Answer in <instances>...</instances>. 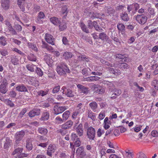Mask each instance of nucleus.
Returning <instances> with one entry per match:
<instances>
[{
  "label": "nucleus",
  "mask_w": 158,
  "mask_h": 158,
  "mask_svg": "<svg viewBox=\"0 0 158 158\" xmlns=\"http://www.w3.org/2000/svg\"><path fill=\"white\" fill-rule=\"evenodd\" d=\"M11 62L14 65H16L18 64V60L16 56L13 57L11 59Z\"/></svg>",
  "instance_id": "48"
},
{
  "label": "nucleus",
  "mask_w": 158,
  "mask_h": 158,
  "mask_svg": "<svg viewBox=\"0 0 158 158\" xmlns=\"http://www.w3.org/2000/svg\"><path fill=\"white\" fill-rule=\"evenodd\" d=\"M82 124H80L76 128V131L78 133V134L80 136H81L83 135V130L82 129Z\"/></svg>",
  "instance_id": "18"
},
{
  "label": "nucleus",
  "mask_w": 158,
  "mask_h": 158,
  "mask_svg": "<svg viewBox=\"0 0 158 158\" xmlns=\"http://www.w3.org/2000/svg\"><path fill=\"white\" fill-rule=\"evenodd\" d=\"M88 117L92 120H94L95 119V116L94 114L91 110L89 111L88 112Z\"/></svg>",
  "instance_id": "37"
},
{
  "label": "nucleus",
  "mask_w": 158,
  "mask_h": 158,
  "mask_svg": "<svg viewBox=\"0 0 158 158\" xmlns=\"http://www.w3.org/2000/svg\"><path fill=\"white\" fill-rule=\"evenodd\" d=\"M45 17V15L43 12H40L38 14L37 18V22H38L41 19H44Z\"/></svg>",
  "instance_id": "43"
},
{
  "label": "nucleus",
  "mask_w": 158,
  "mask_h": 158,
  "mask_svg": "<svg viewBox=\"0 0 158 158\" xmlns=\"http://www.w3.org/2000/svg\"><path fill=\"white\" fill-rule=\"evenodd\" d=\"M25 135V132L23 131L17 132L15 134V137L16 138H23Z\"/></svg>",
  "instance_id": "28"
},
{
  "label": "nucleus",
  "mask_w": 158,
  "mask_h": 158,
  "mask_svg": "<svg viewBox=\"0 0 158 158\" xmlns=\"http://www.w3.org/2000/svg\"><path fill=\"white\" fill-rule=\"evenodd\" d=\"M28 60L31 61H35L36 60V58L33 54H31L28 57Z\"/></svg>",
  "instance_id": "45"
},
{
  "label": "nucleus",
  "mask_w": 158,
  "mask_h": 158,
  "mask_svg": "<svg viewBox=\"0 0 158 158\" xmlns=\"http://www.w3.org/2000/svg\"><path fill=\"white\" fill-rule=\"evenodd\" d=\"M63 56L65 59H68L72 57V53L67 52H65L63 54Z\"/></svg>",
  "instance_id": "33"
},
{
  "label": "nucleus",
  "mask_w": 158,
  "mask_h": 158,
  "mask_svg": "<svg viewBox=\"0 0 158 158\" xmlns=\"http://www.w3.org/2000/svg\"><path fill=\"white\" fill-rule=\"evenodd\" d=\"M94 27L96 31L98 32H102L103 30L98 24L95 21H94Z\"/></svg>",
  "instance_id": "24"
},
{
  "label": "nucleus",
  "mask_w": 158,
  "mask_h": 158,
  "mask_svg": "<svg viewBox=\"0 0 158 158\" xmlns=\"http://www.w3.org/2000/svg\"><path fill=\"white\" fill-rule=\"evenodd\" d=\"M56 70L59 74L62 76L64 75L67 73H69L70 72L67 65L63 63H61L57 66Z\"/></svg>",
  "instance_id": "1"
},
{
  "label": "nucleus",
  "mask_w": 158,
  "mask_h": 158,
  "mask_svg": "<svg viewBox=\"0 0 158 158\" xmlns=\"http://www.w3.org/2000/svg\"><path fill=\"white\" fill-rule=\"evenodd\" d=\"M56 149V146L55 145L50 144L48 148V149L52 152H54Z\"/></svg>",
  "instance_id": "46"
},
{
  "label": "nucleus",
  "mask_w": 158,
  "mask_h": 158,
  "mask_svg": "<svg viewBox=\"0 0 158 158\" xmlns=\"http://www.w3.org/2000/svg\"><path fill=\"white\" fill-rule=\"evenodd\" d=\"M78 60L79 61H83L85 62H89V59L88 57L84 55H80L78 56Z\"/></svg>",
  "instance_id": "19"
},
{
  "label": "nucleus",
  "mask_w": 158,
  "mask_h": 158,
  "mask_svg": "<svg viewBox=\"0 0 158 158\" xmlns=\"http://www.w3.org/2000/svg\"><path fill=\"white\" fill-rule=\"evenodd\" d=\"M50 21L55 25H57L60 22L59 19L55 17H53L50 19Z\"/></svg>",
  "instance_id": "20"
},
{
  "label": "nucleus",
  "mask_w": 158,
  "mask_h": 158,
  "mask_svg": "<svg viewBox=\"0 0 158 158\" xmlns=\"http://www.w3.org/2000/svg\"><path fill=\"white\" fill-rule=\"evenodd\" d=\"M16 89L17 91L19 92H27V89L26 87L23 84L19 85L16 87Z\"/></svg>",
  "instance_id": "11"
},
{
  "label": "nucleus",
  "mask_w": 158,
  "mask_h": 158,
  "mask_svg": "<svg viewBox=\"0 0 158 158\" xmlns=\"http://www.w3.org/2000/svg\"><path fill=\"white\" fill-rule=\"evenodd\" d=\"M9 0H2L1 2V6L4 10H7L9 7Z\"/></svg>",
  "instance_id": "12"
},
{
  "label": "nucleus",
  "mask_w": 158,
  "mask_h": 158,
  "mask_svg": "<svg viewBox=\"0 0 158 158\" xmlns=\"http://www.w3.org/2000/svg\"><path fill=\"white\" fill-rule=\"evenodd\" d=\"M40 110L37 108H34L31 110L29 113V116L31 118L36 115H39L40 114Z\"/></svg>",
  "instance_id": "8"
},
{
  "label": "nucleus",
  "mask_w": 158,
  "mask_h": 158,
  "mask_svg": "<svg viewBox=\"0 0 158 158\" xmlns=\"http://www.w3.org/2000/svg\"><path fill=\"white\" fill-rule=\"evenodd\" d=\"M88 15L90 17V19H93L95 18H97L96 15H95V14L93 13H91L90 12H89L87 13Z\"/></svg>",
  "instance_id": "61"
},
{
  "label": "nucleus",
  "mask_w": 158,
  "mask_h": 158,
  "mask_svg": "<svg viewBox=\"0 0 158 158\" xmlns=\"http://www.w3.org/2000/svg\"><path fill=\"white\" fill-rule=\"evenodd\" d=\"M8 32H10L13 35H17L16 31L14 29L12 26L9 27L7 28Z\"/></svg>",
  "instance_id": "31"
},
{
  "label": "nucleus",
  "mask_w": 158,
  "mask_h": 158,
  "mask_svg": "<svg viewBox=\"0 0 158 158\" xmlns=\"http://www.w3.org/2000/svg\"><path fill=\"white\" fill-rule=\"evenodd\" d=\"M81 144V142L79 140V139H77L74 143V146L77 147L80 146Z\"/></svg>",
  "instance_id": "60"
},
{
  "label": "nucleus",
  "mask_w": 158,
  "mask_h": 158,
  "mask_svg": "<svg viewBox=\"0 0 158 158\" xmlns=\"http://www.w3.org/2000/svg\"><path fill=\"white\" fill-rule=\"evenodd\" d=\"M56 98L60 101H63L64 100V98L61 94H58L56 96Z\"/></svg>",
  "instance_id": "62"
},
{
  "label": "nucleus",
  "mask_w": 158,
  "mask_h": 158,
  "mask_svg": "<svg viewBox=\"0 0 158 158\" xmlns=\"http://www.w3.org/2000/svg\"><path fill=\"white\" fill-rule=\"evenodd\" d=\"M89 106L92 110L94 112H96V111L98 105L96 102H93L90 103L89 104Z\"/></svg>",
  "instance_id": "21"
},
{
  "label": "nucleus",
  "mask_w": 158,
  "mask_h": 158,
  "mask_svg": "<svg viewBox=\"0 0 158 158\" xmlns=\"http://www.w3.org/2000/svg\"><path fill=\"white\" fill-rule=\"evenodd\" d=\"M97 93L100 94H102L105 92V90L104 88H102L100 86V87L96 90Z\"/></svg>",
  "instance_id": "54"
},
{
  "label": "nucleus",
  "mask_w": 158,
  "mask_h": 158,
  "mask_svg": "<svg viewBox=\"0 0 158 158\" xmlns=\"http://www.w3.org/2000/svg\"><path fill=\"white\" fill-rule=\"evenodd\" d=\"M38 131L39 133L43 135H46L48 132V130L46 129L43 128H39Z\"/></svg>",
  "instance_id": "35"
},
{
  "label": "nucleus",
  "mask_w": 158,
  "mask_h": 158,
  "mask_svg": "<svg viewBox=\"0 0 158 158\" xmlns=\"http://www.w3.org/2000/svg\"><path fill=\"white\" fill-rule=\"evenodd\" d=\"M69 97H73L74 95L72 91L69 89H68L66 91L64 94Z\"/></svg>",
  "instance_id": "25"
},
{
  "label": "nucleus",
  "mask_w": 158,
  "mask_h": 158,
  "mask_svg": "<svg viewBox=\"0 0 158 158\" xmlns=\"http://www.w3.org/2000/svg\"><path fill=\"white\" fill-rule=\"evenodd\" d=\"M35 71L37 75L39 76H42L43 75V72L40 68L36 67Z\"/></svg>",
  "instance_id": "50"
},
{
  "label": "nucleus",
  "mask_w": 158,
  "mask_h": 158,
  "mask_svg": "<svg viewBox=\"0 0 158 158\" xmlns=\"http://www.w3.org/2000/svg\"><path fill=\"white\" fill-rule=\"evenodd\" d=\"M83 148V147H81L77 149L76 154L78 158H82L85 155Z\"/></svg>",
  "instance_id": "5"
},
{
  "label": "nucleus",
  "mask_w": 158,
  "mask_h": 158,
  "mask_svg": "<svg viewBox=\"0 0 158 158\" xmlns=\"http://www.w3.org/2000/svg\"><path fill=\"white\" fill-rule=\"evenodd\" d=\"M40 107L43 108H48L50 106V105L48 103L46 102H43L41 103L40 105Z\"/></svg>",
  "instance_id": "51"
},
{
  "label": "nucleus",
  "mask_w": 158,
  "mask_h": 158,
  "mask_svg": "<svg viewBox=\"0 0 158 158\" xmlns=\"http://www.w3.org/2000/svg\"><path fill=\"white\" fill-rule=\"evenodd\" d=\"M121 93V91L119 89H115L114 90V93L112 94V95H115L116 96H118Z\"/></svg>",
  "instance_id": "55"
},
{
  "label": "nucleus",
  "mask_w": 158,
  "mask_h": 158,
  "mask_svg": "<svg viewBox=\"0 0 158 158\" xmlns=\"http://www.w3.org/2000/svg\"><path fill=\"white\" fill-rule=\"evenodd\" d=\"M92 68H94V71L97 72L102 71L103 70V69L101 66H98L93 65Z\"/></svg>",
  "instance_id": "52"
},
{
  "label": "nucleus",
  "mask_w": 158,
  "mask_h": 158,
  "mask_svg": "<svg viewBox=\"0 0 158 158\" xmlns=\"http://www.w3.org/2000/svg\"><path fill=\"white\" fill-rule=\"evenodd\" d=\"M23 150V148H19L15 149L14 151L13 152L12 155H14L16 154H20L22 153Z\"/></svg>",
  "instance_id": "32"
},
{
  "label": "nucleus",
  "mask_w": 158,
  "mask_h": 158,
  "mask_svg": "<svg viewBox=\"0 0 158 158\" xmlns=\"http://www.w3.org/2000/svg\"><path fill=\"white\" fill-rule=\"evenodd\" d=\"M7 83L6 80L3 81L0 85V92L3 94H6L8 91L7 88Z\"/></svg>",
  "instance_id": "4"
},
{
  "label": "nucleus",
  "mask_w": 158,
  "mask_h": 158,
  "mask_svg": "<svg viewBox=\"0 0 158 158\" xmlns=\"http://www.w3.org/2000/svg\"><path fill=\"white\" fill-rule=\"evenodd\" d=\"M49 117V113L48 111H44L43 112L41 118V120L43 121H46L48 120Z\"/></svg>",
  "instance_id": "15"
},
{
  "label": "nucleus",
  "mask_w": 158,
  "mask_h": 158,
  "mask_svg": "<svg viewBox=\"0 0 158 158\" xmlns=\"http://www.w3.org/2000/svg\"><path fill=\"white\" fill-rule=\"evenodd\" d=\"M77 87L79 89V91L81 93H83L85 94H88L89 91L88 88L85 87L80 84L77 85Z\"/></svg>",
  "instance_id": "9"
},
{
  "label": "nucleus",
  "mask_w": 158,
  "mask_h": 158,
  "mask_svg": "<svg viewBox=\"0 0 158 158\" xmlns=\"http://www.w3.org/2000/svg\"><path fill=\"white\" fill-rule=\"evenodd\" d=\"M59 23V29L60 31H63L67 28L66 24L65 22L60 21Z\"/></svg>",
  "instance_id": "16"
},
{
  "label": "nucleus",
  "mask_w": 158,
  "mask_h": 158,
  "mask_svg": "<svg viewBox=\"0 0 158 158\" xmlns=\"http://www.w3.org/2000/svg\"><path fill=\"white\" fill-rule=\"evenodd\" d=\"M42 47L43 48L46 49L47 50L51 52H52L53 50V48L51 46L47 44L44 41H42Z\"/></svg>",
  "instance_id": "13"
},
{
  "label": "nucleus",
  "mask_w": 158,
  "mask_h": 158,
  "mask_svg": "<svg viewBox=\"0 0 158 158\" xmlns=\"http://www.w3.org/2000/svg\"><path fill=\"white\" fill-rule=\"evenodd\" d=\"M79 114H81L80 112H79V111H77L76 110L72 114V117L73 118L75 119L77 117V116L79 115Z\"/></svg>",
  "instance_id": "59"
},
{
  "label": "nucleus",
  "mask_w": 158,
  "mask_h": 158,
  "mask_svg": "<svg viewBox=\"0 0 158 158\" xmlns=\"http://www.w3.org/2000/svg\"><path fill=\"white\" fill-rule=\"evenodd\" d=\"M135 19L139 23L143 24L147 21V18L146 16L144 15H138L136 16Z\"/></svg>",
  "instance_id": "2"
},
{
  "label": "nucleus",
  "mask_w": 158,
  "mask_h": 158,
  "mask_svg": "<svg viewBox=\"0 0 158 158\" xmlns=\"http://www.w3.org/2000/svg\"><path fill=\"white\" fill-rule=\"evenodd\" d=\"M121 17L122 19L124 21H127L129 20L128 15L125 13L122 14Z\"/></svg>",
  "instance_id": "40"
},
{
  "label": "nucleus",
  "mask_w": 158,
  "mask_h": 158,
  "mask_svg": "<svg viewBox=\"0 0 158 158\" xmlns=\"http://www.w3.org/2000/svg\"><path fill=\"white\" fill-rule=\"evenodd\" d=\"M48 93V91L47 90H40L39 91L38 93V95L39 96H41L42 97H43L46 95H47Z\"/></svg>",
  "instance_id": "44"
},
{
  "label": "nucleus",
  "mask_w": 158,
  "mask_h": 158,
  "mask_svg": "<svg viewBox=\"0 0 158 158\" xmlns=\"http://www.w3.org/2000/svg\"><path fill=\"white\" fill-rule=\"evenodd\" d=\"M80 26L81 27V29L82 31L87 33H89V30L88 29L87 26L85 25V24L82 21H81L80 24Z\"/></svg>",
  "instance_id": "14"
},
{
  "label": "nucleus",
  "mask_w": 158,
  "mask_h": 158,
  "mask_svg": "<svg viewBox=\"0 0 158 158\" xmlns=\"http://www.w3.org/2000/svg\"><path fill=\"white\" fill-rule=\"evenodd\" d=\"M26 68L27 69L31 71L34 72L35 69H36V66L35 65L32 64H28L27 65Z\"/></svg>",
  "instance_id": "29"
},
{
  "label": "nucleus",
  "mask_w": 158,
  "mask_h": 158,
  "mask_svg": "<svg viewBox=\"0 0 158 158\" xmlns=\"http://www.w3.org/2000/svg\"><path fill=\"white\" fill-rule=\"evenodd\" d=\"M27 109L24 108L20 112L19 114V116L21 118H22L24 114L26 112Z\"/></svg>",
  "instance_id": "63"
},
{
  "label": "nucleus",
  "mask_w": 158,
  "mask_h": 158,
  "mask_svg": "<svg viewBox=\"0 0 158 158\" xmlns=\"http://www.w3.org/2000/svg\"><path fill=\"white\" fill-rule=\"evenodd\" d=\"M118 67L120 69H127L129 67V65L125 63H121L118 65Z\"/></svg>",
  "instance_id": "39"
},
{
  "label": "nucleus",
  "mask_w": 158,
  "mask_h": 158,
  "mask_svg": "<svg viewBox=\"0 0 158 158\" xmlns=\"http://www.w3.org/2000/svg\"><path fill=\"white\" fill-rule=\"evenodd\" d=\"M100 79V77H98L94 76L87 78L86 81H97Z\"/></svg>",
  "instance_id": "23"
},
{
  "label": "nucleus",
  "mask_w": 158,
  "mask_h": 158,
  "mask_svg": "<svg viewBox=\"0 0 158 158\" xmlns=\"http://www.w3.org/2000/svg\"><path fill=\"white\" fill-rule=\"evenodd\" d=\"M99 39H101L102 40H106L108 37L107 35L104 32L101 33L99 35Z\"/></svg>",
  "instance_id": "26"
},
{
  "label": "nucleus",
  "mask_w": 158,
  "mask_h": 158,
  "mask_svg": "<svg viewBox=\"0 0 158 158\" xmlns=\"http://www.w3.org/2000/svg\"><path fill=\"white\" fill-rule=\"evenodd\" d=\"M70 112L69 111L67 110L62 115L63 119L64 121H65L68 119L70 114Z\"/></svg>",
  "instance_id": "34"
},
{
  "label": "nucleus",
  "mask_w": 158,
  "mask_h": 158,
  "mask_svg": "<svg viewBox=\"0 0 158 158\" xmlns=\"http://www.w3.org/2000/svg\"><path fill=\"white\" fill-rule=\"evenodd\" d=\"M67 6L65 5H64L62 6L61 11L62 13L64 15L63 17L64 18H65V17L67 15Z\"/></svg>",
  "instance_id": "22"
},
{
  "label": "nucleus",
  "mask_w": 158,
  "mask_h": 158,
  "mask_svg": "<svg viewBox=\"0 0 158 158\" xmlns=\"http://www.w3.org/2000/svg\"><path fill=\"white\" fill-rule=\"evenodd\" d=\"M45 39L48 43L52 45H54L55 43L54 42V39L53 36L51 35L48 34H46L45 36Z\"/></svg>",
  "instance_id": "6"
},
{
  "label": "nucleus",
  "mask_w": 158,
  "mask_h": 158,
  "mask_svg": "<svg viewBox=\"0 0 158 158\" xmlns=\"http://www.w3.org/2000/svg\"><path fill=\"white\" fill-rule=\"evenodd\" d=\"M67 109V107L65 106H59L56 105L54 108V113L56 115L62 113Z\"/></svg>",
  "instance_id": "3"
},
{
  "label": "nucleus",
  "mask_w": 158,
  "mask_h": 158,
  "mask_svg": "<svg viewBox=\"0 0 158 158\" xmlns=\"http://www.w3.org/2000/svg\"><path fill=\"white\" fill-rule=\"evenodd\" d=\"M138 158H147L145 155L142 152L139 153Z\"/></svg>",
  "instance_id": "64"
},
{
  "label": "nucleus",
  "mask_w": 158,
  "mask_h": 158,
  "mask_svg": "<svg viewBox=\"0 0 158 158\" xmlns=\"http://www.w3.org/2000/svg\"><path fill=\"white\" fill-rule=\"evenodd\" d=\"M117 28L119 30L123 31L125 30V27L124 25L122 23H119L117 25Z\"/></svg>",
  "instance_id": "41"
},
{
  "label": "nucleus",
  "mask_w": 158,
  "mask_h": 158,
  "mask_svg": "<svg viewBox=\"0 0 158 158\" xmlns=\"http://www.w3.org/2000/svg\"><path fill=\"white\" fill-rule=\"evenodd\" d=\"M6 44L5 39L4 37H0V44L3 46H5Z\"/></svg>",
  "instance_id": "49"
},
{
  "label": "nucleus",
  "mask_w": 158,
  "mask_h": 158,
  "mask_svg": "<svg viewBox=\"0 0 158 158\" xmlns=\"http://www.w3.org/2000/svg\"><path fill=\"white\" fill-rule=\"evenodd\" d=\"M12 144V141L10 139H6L5 143L4 144V147L6 148L9 147Z\"/></svg>",
  "instance_id": "38"
},
{
  "label": "nucleus",
  "mask_w": 158,
  "mask_h": 158,
  "mask_svg": "<svg viewBox=\"0 0 158 158\" xmlns=\"http://www.w3.org/2000/svg\"><path fill=\"white\" fill-rule=\"evenodd\" d=\"M73 122L71 120L67 121L61 126L62 129L66 130L69 129L73 126Z\"/></svg>",
  "instance_id": "10"
},
{
  "label": "nucleus",
  "mask_w": 158,
  "mask_h": 158,
  "mask_svg": "<svg viewBox=\"0 0 158 158\" xmlns=\"http://www.w3.org/2000/svg\"><path fill=\"white\" fill-rule=\"evenodd\" d=\"M152 85L154 87L155 89H158V81L157 80H154L152 82Z\"/></svg>",
  "instance_id": "36"
},
{
  "label": "nucleus",
  "mask_w": 158,
  "mask_h": 158,
  "mask_svg": "<svg viewBox=\"0 0 158 158\" xmlns=\"http://www.w3.org/2000/svg\"><path fill=\"white\" fill-rule=\"evenodd\" d=\"M17 95V93L14 90V89H12L11 91H10L9 93V95L12 98H15Z\"/></svg>",
  "instance_id": "42"
},
{
  "label": "nucleus",
  "mask_w": 158,
  "mask_h": 158,
  "mask_svg": "<svg viewBox=\"0 0 158 158\" xmlns=\"http://www.w3.org/2000/svg\"><path fill=\"white\" fill-rule=\"evenodd\" d=\"M28 45L29 48H31L33 51L35 52L38 51V49L35 44L31 43H28Z\"/></svg>",
  "instance_id": "27"
},
{
  "label": "nucleus",
  "mask_w": 158,
  "mask_h": 158,
  "mask_svg": "<svg viewBox=\"0 0 158 158\" xmlns=\"http://www.w3.org/2000/svg\"><path fill=\"white\" fill-rule=\"evenodd\" d=\"M88 26L90 29H92L94 27V21L93 22L90 20H89L87 21Z\"/></svg>",
  "instance_id": "56"
},
{
  "label": "nucleus",
  "mask_w": 158,
  "mask_h": 158,
  "mask_svg": "<svg viewBox=\"0 0 158 158\" xmlns=\"http://www.w3.org/2000/svg\"><path fill=\"white\" fill-rule=\"evenodd\" d=\"M15 28L18 32L21 31L22 29V27L19 24L15 25Z\"/></svg>",
  "instance_id": "58"
},
{
  "label": "nucleus",
  "mask_w": 158,
  "mask_h": 158,
  "mask_svg": "<svg viewBox=\"0 0 158 158\" xmlns=\"http://www.w3.org/2000/svg\"><path fill=\"white\" fill-rule=\"evenodd\" d=\"M26 142V147L27 148L29 151L31 150L32 149V145L31 141L30 139H28Z\"/></svg>",
  "instance_id": "30"
},
{
  "label": "nucleus",
  "mask_w": 158,
  "mask_h": 158,
  "mask_svg": "<svg viewBox=\"0 0 158 158\" xmlns=\"http://www.w3.org/2000/svg\"><path fill=\"white\" fill-rule=\"evenodd\" d=\"M60 89V87L59 85H58L55 87L53 89L52 93L55 94L58 92Z\"/></svg>",
  "instance_id": "53"
},
{
  "label": "nucleus",
  "mask_w": 158,
  "mask_h": 158,
  "mask_svg": "<svg viewBox=\"0 0 158 158\" xmlns=\"http://www.w3.org/2000/svg\"><path fill=\"white\" fill-rule=\"evenodd\" d=\"M79 112L82 113L85 111V109L83 107V105L81 103H79L76 106V110Z\"/></svg>",
  "instance_id": "17"
},
{
  "label": "nucleus",
  "mask_w": 158,
  "mask_h": 158,
  "mask_svg": "<svg viewBox=\"0 0 158 158\" xmlns=\"http://www.w3.org/2000/svg\"><path fill=\"white\" fill-rule=\"evenodd\" d=\"M87 134L89 138H94L95 134L94 129L92 127L88 128Z\"/></svg>",
  "instance_id": "7"
},
{
  "label": "nucleus",
  "mask_w": 158,
  "mask_h": 158,
  "mask_svg": "<svg viewBox=\"0 0 158 158\" xmlns=\"http://www.w3.org/2000/svg\"><path fill=\"white\" fill-rule=\"evenodd\" d=\"M105 132L103 130H102L101 129L99 128L97 133V135L98 137H101L102 134H103Z\"/></svg>",
  "instance_id": "57"
},
{
  "label": "nucleus",
  "mask_w": 158,
  "mask_h": 158,
  "mask_svg": "<svg viewBox=\"0 0 158 158\" xmlns=\"http://www.w3.org/2000/svg\"><path fill=\"white\" fill-rule=\"evenodd\" d=\"M7 105L10 106V107H13L14 106V104L11 100L9 99H6L5 103Z\"/></svg>",
  "instance_id": "47"
}]
</instances>
